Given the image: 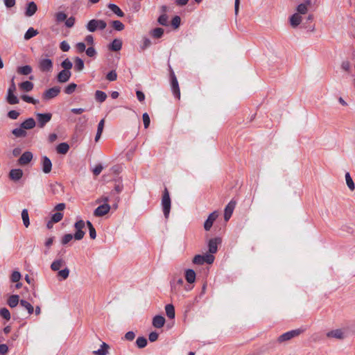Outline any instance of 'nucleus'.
<instances>
[{
  "mask_svg": "<svg viewBox=\"0 0 355 355\" xmlns=\"http://www.w3.org/2000/svg\"><path fill=\"white\" fill-rule=\"evenodd\" d=\"M60 49L64 52L68 51L70 49L69 44L66 41H62L60 43Z\"/></svg>",
  "mask_w": 355,
  "mask_h": 355,
  "instance_id": "e2e57ef3",
  "label": "nucleus"
},
{
  "mask_svg": "<svg viewBox=\"0 0 355 355\" xmlns=\"http://www.w3.org/2000/svg\"><path fill=\"white\" fill-rule=\"evenodd\" d=\"M164 34V29L162 28H156L153 30L152 35L155 38H160Z\"/></svg>",
  "mask_w": 355,
  "mask_h": 355,
  "instance_id": "de8ad7c7",
  "label": "nucleus"
},
{
  "mask_svg": "<svg viewBox=\"0 0 355 355\" xmlns=\"http://www.w3.org/2000/svg\"><path fill=\"white\" fill-rule=\"evenodd\" d=\"M158 22L162 26H168V16L166 14H163L158 18Z\"/></svg>",
  "mask_w": 355,
  "mask_h": 355,
  "instance_id": "603ef678",
  "label": "nucleus"
},
{
  "mask_svg": "<svg viewBox=\"0 0 355 355\" xmlns=\"http://www.w3.org/2000/svg\"><path fill=\"white\" fill-rule=\"evenodd\" d=\"M304 332V330L302 329H296L286 333L282 334L277 338V342L279 344H283L286 342L290 341L294 338L298 337L300 334Z\"/></svg>",
  "mask_w": 355,
  "mask_h": 355,
  "instance_id": "f03ea898",
  "label": "nucleus"
},
{
  "mask_svg": "<svg viewBox=\"0 0 355 355\" xmlns=\"http://www.w3.org/2000/svg\"><path fill=\"white\" fill-rule=\"evenodd\" d=\"M165 318L162 315H156L153 319V325L155 328H161L164 325Z\"/></svg>",
  "mask_w": 355,
  "mask_h": 355,
  "instance_id": "6ab92c4d",
  "label": "nucleus"
},
{
  "mask_svg": "<svg viewBox=\"0 0 355 355\" xmlns=\"http://www.w3.org/2000/svg\"><path fill=\"white\" fill-rule=\"evenodd\" d=\"M8 175L11 180L17 182L22 178L23 171L20 168L11 169Z\"/></svg>",
  "mask_w": 355,
  "mask_h": 355,
  "instance_id": "4468645a",
  "label": "nucleus"
},
{
  "mask_svg": "<svg viewBox=\"0 0 355 355\" xmlns=\"http://www.w3.org/2000/svg\"><path fill=\"white\" fill-rule=\"evenodd\" d=\"M345 180H346V184H347V187H349V189L351 191H354V189H355V185H354L353 180L351 178V176H350L349 173H347L345 174Z\"/></svg>",
  "mask_w": 355,
  "mask_h": 355,
  "instance_id": "ea45409f",
  "label": "nucleus"
},
{
  "mask_svg": "<svg viewBox=\"0 0 355 355\" xmlns=\"http://www.w3.org/2000/svg\"><path fill=\"white\" fill-rule=\"evenodd\" d=\"M85 223L84 222V220H78L75 224H74V227L76 229V233L74 234V235L73 236L72 234H65L63 237H62V243L63 245H66L67 244L69 241H71L73 239V237L76 239V240H81L84 236H85V232L83 231V229L85 228Z\"/></svg>",
  "mask_w": 355,
  "mask_h": 355,
  "instance_id": "f257e3e1",
  "label": "nucleus"
},
{
  "mask_svg": "<svg viewBox=\"0 0 355 355\" xmlns=\"http://www.w3.org/2000/svg\"><path fill=\"white\" fill-rule=\"evenodd\" d=\"M75 17H70L69 18H67V19L65 20V26L67 27V28H71L73 26L74 24H75Z\"/></svg>",
  "mask_w": 355,
  "mask_h": 355,
  "instance_id": "13d9d810",
  "label": "nucleus"
},
{
  "mask_svg": "<svg viewBox=\"0 0 355 355\" xmlns=\"http://www.w3.org/2000/svg\"><path fill=\"white\" fill-rule=\"evenodd\" d=\"M136 344L139 348H144L147 345V340L143 336L139 337L136 340Z\"/></svg>",
  "mask_w": 355,
  "mask_h": 355,
  "instance_id": "37998d69",
  "label": "nucleus"
},
{
  "mask_svg": "<svg viewBox=\"0 0 355 355\" xmlns=\"http://www.w3.org/2000/svg\"><path fill=\"white\" fill-rule=\"evenodd\" d=\"M60 92V88L59 87H53L47 89L43 94V98L45 100H49L57 96Z\"/></svg>",
  "mask_w": 355,
  "mask_h": 355,
  "instance_id": "9d476101",
  "label": "nucleus"
},
{
  "mask_svg": "<svg viewBox=\"0 0 355 355\" xmlns=\"http://www.w3.org/2000/svg\"><path fill=\"white\" fill-rule=\"evenodd\" d=\"M39 70L43 73L51 72L53 69V62L49 58H40L37 62Z\"/></svg>",
  "mask_w": 355,
  "mask_h": 355,
  "instance_id": "423d86ee",
  "label": "nucleus"
},
{
  "mask_svg": "<svg viewBox=\"0 0 355 355\" xmlns=\"http://www.w3.org/2000/svg\"><path fill=\"white\" fill-rule=\"evenodd\" d=\"M106 78L110 81H114L117 78V74L115 71H111L107 74Z\"/></svg>",
  "mask_w": 355,
  "mask_h": 355,
  "instance_id": "4d7b16f0",
  "label": "nucleus"
},
{
  "mask_svg": "<svg viewBox=\"0 0 355 355\" xmlns=\"http://www.w3.org/2000/svg\"><path fill=\"white\" fill-rule=\"evenodd\" d=\"M180 17L179 16H175L173 18L171 21V24L175 28H177L180 25Z\"/></svg>",
  "mask_w": 355,
  "mask_h": 355,
  "instance_id": "bf43d9fd",
  "label": "nucleus"
},
{
  "mask_svg": "<svg viewBox=\"0 0 355 355\" xmlns=\"http://www.w3.org/2000/svg\"><path fill=\"white\" fill-rule=\"evenodd\" d=\"M171 89L173 94L180 99V90L179 88L178 82L175 73L172 71L171 73Z\"/></svg>",
  "mask_w": 355,
  "mask_h": 355,
  "instance_id": "1a4fd4ad",
  "label": "nucleus"
},
{
  "mask_svg": "<svg viewBox=\"0 0 355 355\" xmlns=\"http://www.w3.org/2000/svg\"><path fill=\"white\" fill-rule=\"evenodd\" d=\"M218 213L216 211H214L209 214L207 219L205 220L204 223V228L206 231H209L213 225L214 222L218 218Z\"/></svg>",
  "mask_w": 355,
  "mask_h": 355,
  "instance_id": "ddd939ff",
  "label": "nucleus"
},
{
  "mask_svg": "<svg viewBox=\"0 0 355 355\" xmlns=\"http://www.w3.org/2000/svg\"><path fill=\"white\" fill-rule=\"evenodd\" d=\"M71 76V72L69 70H62L57 76V80L60 83L67 82Z\"/></svg>",
  "mask_w": 355,
  "mask_h": 355,
  "instance_id": "dca6fc26",
  "label": "nucleus"
},
{
  "mask_svg": "<svg viewBox=\"0 0 355 355\" xmlns=\"http://www.w3.org/2000/svg\"><path fill=\"white\" fill-rule=\"evenodd\" d=\"M135 337V334L130 331H128L125 334V338L127 340H133L134 338Z\"/></svg>",
  "mask_w": 355,
  "mask_h": 355,
  "instance_id": "69168bd1",
  "label": "nucleus"
},
{
  "mask_svg": "<svg viewBox=\"0 0 355 355\" xmlns=\"http://www.w3.org/2000/svg\"><path fill=\"white\" fill-rule=\"evenodd\" d=\"M69 275V270L68 268H64V269L59 270L58 273V276L61 278V279H66L68 278Z\"/></svg>",
  "mask_w": 355,
  "mask_h": 355,
  "instance_id": "a19ab883",
  "label": "nucleus"
},
{
  "mask_svg": "<svg viewBox=\"0 0 355 355\" xmlns=\"http://www.w3.org/2000/svg\"><path fill=\"white\" fill-rule=\"evenodd\" d=\"M107 26V24L102 19H92L89 21L86 25L87 29L89 32H94L97 30H104Z\"/></svg>",
  "mask_w": 355,
  "mask_h": 355,
  "instance_id": "20e7f679",
  "label": "nucleus"
},
{
  "mask_svg": "<svg viewBox=\"0 0 355 355\" xmlns=\"http://www.w3.org/2000/svg\"><path fill=\"white\" fill-rule=\"evenodd\" d=\"M69 149V146L67 143H61L56 147V150L58 153L65 155Z\"/></svg>",
  "mask_w": 355,
  "mask_h": 355,
  "instance_id": "c85d7f7f",
  "label": "nucleus"
},
{
  "mask_svg": "<svg viewBox=\"0 0 355 355\" xmlns=\"http://www.w3.org/2000/svg\"><path fill=\"white\" fill-rule=\"evenodd\" d=\"M35 125V121L33 118H28L21 123V127L24 128L25 130L33 129Z\"/></svg>",
  "mask_w": 355,
  "mask_h": 355,
  "instance_id": "aec40b11",
  "label": "nucleus"
},
{
  "mask_svg": "<svg viewBox=\"0 0 355 355\" xmlns=\"http://www.w3.org/2000/svg\"><path fill=\"white\" fill-rule=\"evenodd\" d=\"M171 206V200L169 196V192L167 188H165L162 198V207L164 217L166 219L168 218Z\"/></svg>",
  "mask_w": 355,
  "mask_h": 355,
  "instance_id": "7ed1b4c3",
  "label": "nucleus"
},
{
  "mask_svg": "<svg viewBox=\"0 0 355 355\" xmlns=\"http://www.w3.org/2000/svg\"><path fill=\"white\" fill-rule=\"evenodd\" d=\"M112 27L114 28V29H115L116 31H123L125 28V26L123 25V24L119 20L113 21L112 22Z\"/></svg>",
  "mask_w": 355,
  "mask_h": 355,
  "instance_id": "79ce46f5",
  "label": "nucleus"
},
{
  "mask_svg": "<svg viewBox=\"0 0 355 355\" xmlns=\"http://www.w3.org/2000/svg\"><path fill=\"white\" fill-rule=\"evenodd\" d=\"M185 279L187 282L191 284L196 280V272L192 269H187L185 272Z\"/></svg>",
  "mask_w": 355,
  "mask_h": 355,
  "instance_id": "393cba45",
  "label": "nucleus"
},
{
  "mask_svg": "<svg viewBox=\"0 0 355 355\" xmlns=\"http://www.w3.org/2000/svg\"><path fill=\"white\" fill-rule=\"evenodd\" d=\"M21 277V276L19 272L14 271L11 275L10 279L12 282H19Z\"/></svg>",
  "mask_w": 355,
  "mask_h": 355,
  "instance_id": "5fc2aeb1",
  "label": "nucleus"
},
{
  "mask_svg": "<svg viewBox=\"0 0 355 355\" xmlns=\"http://www.w3.org/2000/svg\"><path fill=\"white\" fill-rule=\"evenodd\" d=\"M38 32L37 30H35L33 28H29L28 31L26 32L24 35V39L26 40H28L34 36L37 35Z\"/></svg>",
  "mask_w": 355,
  "mask_h": 355,
  "instance_id": "58836bf2",
  "label": "nucleus"
},
{
  "mask_svg": "<svg viewBox=\"0 0 355 355\" xmlns=\"http://www.w3.org/2000/svg\"><path fill=\"white\" fill-rule=\"evenodd\" d=\"M326 337L329 339L342 340L347 337V333L345 329H335L327 331Z\"/></svg>",
  "mask_w": 355,
  "mask_h": 355,
  "instance_id": "39448f33",
  "label": "nucleus"
},
{
  "mask_svg": "<svg viewBox=\"0 0 355 355\" xmlns=\"http://www.w3.org/2000/svg\"><path fill=\"white\" fill-rule=\"evenodd\" d=\"M297 13L300 15H304L306 14L307 12H308V8H307V5L306 4H304V3H300V5H298V6L297 7Z\"/></svg>",
  "mask_w": 355,
  "mask_h": 355,
  "instance_id": "49530a36",
  "label": "nucleus"
},
{
  "mask_svg": "<svg viewBox=\"0 0 355 355\" xmlns=\"http://www.w3.org/2000/svg\"><path fill=\"white\" fill-rule=\"evenodd\" d=\"M109 348V345L105 343H103L101 349L94 351V354L96 355H106L107 354V349Z\"/></svg>",
  "mask_w": 355,
  "mask_h": 355,
  "instance_id": "c9c22d12",
  "label": "nucleus"
},
{
  "mask_svg": "<svg viewBox=\"0 0 355 355\" xmlns=\"http://www.w3.org/2000/svg\"><path fill=\"white\" fill-rule=\"evenodd\" d=\"M37 10V5L33 1L30 2L28 3L26 8V15L28 17H31L36 12Z\"/></svg>",
  "mask_w": 355,
  "mask_h": 355,
  "instance_id": "4be33fe9",
  "label": "nucleus"
},
{
  "mask_svg": "<svg viewBox=\"0 0 355 355\" xmlns=\"http://www.w3.org/2000/svg\"><path fill=\"white\" fill-rule=\"evenodd\" d=\"M66 263L62 259H58L53 261L51 265V269L53 271H58L60 268L65 266Z\"/></svg>",
  "mask_w": 355,
  "mask_h": 355,
  "instance_id": "412c9836",
  "label": "nucleus"
},
{
  "mask_svg": "<svg viewBox=\"0 0 355 355\" xmlns=\"http://www.w3.org/2000/svg\"><path fill=\"white\" fill-rule=\"evenodd\" d=\"M42 171L44 173H49L52 168V163L49 157L44 156L42 159Z\"/></svg>",
  "mask_w": 355,
  "mask_h": 355,
  "instance_id": "f3484780",
  "label": "nucleus"
},
{
  "mask_svg": "<svg viewBox=\"0 0 355 355\" xmlns=\"http://www.w3.org/2000/svg\"><path fill=\"white\" fill-rule=\"evenodd\" d=\"M148 338L150 342H155L158 338V334L155 331H153L150 333Z\"/></svg>",
  "mask_w": 355,
  "mask_h": 355,
  "instance_id": "338daca9",
  "label": "nucleus"
},
{
  "mask_svg": "<svg viewBox=\"0 0 355 355\" xmlns=\"http://www.w3.org/2000/svg\"><path fill=\"white\" fill-rule=\"evenodd\" d=\"M142 119L144 121V128H148L149 127L150 122V117L148 113H144L142 115Z\"/></svg>",
  "mask_w": 355,
  "mask_h": 355,
  "instance_id": "6e6d98bb",
  "label": "nucleus"
},
{
  "mask_svg": "<svg viewBox=\"0 0 355 355\" xmlns=\"http://www.w3.org/2000/svg\"><path fill=\"white\" fill-rule=\"evenodd\" d=\"M19 87L24 92H30L33 89V83L26 80L20 83Z\"/></svg>",
  "mask_w": 355,
  "mask_h": 355,
  "instance_id": "72a5a7b5",
  "label": "nucleus"
},
{
  "mask_svg": "<svg viewBox=\"0 0 355 355\" xmlns=\"http://www.w3.org/2000/svg\"><path fill=\"white\" fill-rule=\"evenodd\" d=\"M33 71V69L30 65H25L22 67H19L17 69V72L18 74L27 76L31 73Z\"/></svg>",
  "mask_w": 355,
  "mask_h": 355,
  "instance_id": "5701e85b",
  "label": "nucleus"
},
{
  "mask_svg": "<svg viewBox=\"0 0 355 355\" xmlns=\"http://www.w3.org/2000/svg\"><path fill=\"white\" fill-rule=\"evenodd\" d=\"M33 157V153L30 151L24 152L18 159L19 164L24 166L28 164Z\"/></svg>",
  "mask_w": 355,
  "mask_h": 355,
  "instance_id": "f8f14e48",
  "label": "nucleus"
},
{
  "mask_svg": "<svg viewBox=\"0 0 355 355\" xmlns=\"http://www.w3.org/2000/svg\"><path fill=\"white\" fill-rule=\"evenodd\" d=\"M341 69L345 71H349L351 70V63L349 60H344L341 63Z\"/></svg>",
  "mask_w": 355,
  "mask_h": 355,
  "instance_id": "864d4df0",
  "label": "nucleus"
},
{
  "mask_svg": "<svg viewBox=\"0 0 355 355\" xmlns=\"http://www.w3.org/2000/svg\"><path fill=\"white\" fill-rule=\"evenodd\" d=\"M214 261V255L211 254H205L204 255H196L193 259V263L195 264L201 265L204 263L211 264Z\"/></svg>",
  "mask_w": 355,
  "mask_h": 355,
  "instance_id": "0eeeda50",
  "label": "nucleus"
},
{
  "mask_svg": "<svg viewBox=\"0 0 355 355\" xmlns=\"http://www.w3.org/2000/svg\"><path fill=\"white\" fill-rule=\"evenodd\" d=\"M110 210V206L105 203L98 206L94 211V215L97 217H101L107 214Z\"/></svg>",
  "mask_w": 355,
  "mask_h": 355,
  "instance_id": "9b49d317",
  "label": "nucleus"
},
{
  "mask_svg": "<svg viewBox=\"0 0 355 355\" xmlns=\"http://www.w3.org/2000/svg\"><path fill=\"white\" fill-rule=\"evenodd\" d=\"M19 116V113L16 110H11L8 113V116L11 119H17Z\"/></svg>",
  "mask_w": 355,
  "mask_h": 355,
  "instance_id": "052dcab7",
  "label": "nucleus"
},
{
  "mask_svg": "<svg viewBox=\"0 0 355 355\" xmlns=\"http://www.w3.org/2000/svg\"><path fill=\"white\" fill-rule=\"evenodd\" d=\"M107 98V94L102 91L97 90L95 93V99L100 102L103 103L104 102Z\"/></svg>",
  "mask_w": 355,
  "mask_h": 355,
  "instance_id": "e433bc0d",
  "label": "nucleus"
},
{
  "mask_svg": "<svg viewBox=\"0 0 355 355\" xmlns=\"http://www.w3.org/2000/svg\"><path fill=\"white\" fill-rule=\"evenodd\" d=\"M19 303L20 304V300L18 295H12L8 300V304L11 308L16 307Z\"/></svg>",
  "mask_w": 355,
  "mask_h": 355,
  "instance_id": "b1692460",
  "label": "nucleus"
},
{
  "mask_svg": "<svg viewBox=\"0 0 355 355\" xmlns=\"http://www.w3.org/2000/svg\"><path fill=\"white\" fill-rule=\"evenodd\" d=\"M165 311L166 315L171 318L173 319L175 318V308L174 306L171 304H167L165 306Z\"/></svg>",
  "mask_w": 355,
  "mask_h": 355,
  "instance_id": "2f4dec72",
  "label": "nucleus"
},
{
  "mask_svg": "<svg viewBox=\"0 0 355 355\" xmlns=\"http://www.w3.org/2000/svg\"><path fill=\"white\" fill-rule=\"evenodd\" d=\"M63 218V214L60 212H56L52 215L51 220L53 223H58L60 222Z\"/></svg>",
  "mask_w": 355,
  "mask_h": 355,
  "instance_id": "3c124183",
  "label": "nucleus"
},
{
  "mask_svg": "<svg viewBox=\"0 0 355 355\" xmlns=\"http://www.w3.org/2000/svg\"><path fill=\"white\" fill-rule=\"evenodd\" d=\"M20 306L24 308L28 311L29 315L32 314L34 311L33 306L28 302L24 300H20Z\"/></svg>",
  "mask_w": 355,
  "mask_h": 355,
  "instance_id": "473e14b6",
  "label": "nucleus"
},
{
  "mask_svg": "<svg viewBox=\"0 0 355 355\" xmlns=\"http://www.w3.org/2000/svg\"><path fill=\"white\" fill-rule=\"evenodd\" d=\"M74 69L77 71H81L84 69V62L81 58L78 57L75 58Z\"/></svg>",
  "mask_w": 355,
  "mask_h": 355,
  "instance_id": "f704fd0d",
  "label": "nucleus"
},
{
  "mask_svg": "<svg viewBox=\"0 0 355 355\" xmlns=\"http://www.w3.org/2000/svg\"><path fill=\"white\" fill-rule=\"evenodd\" d=\"M235 206H236V202L234 201V200H231L228 205L226 206L225 209V214H224V218H225V221H227L232 213H233V211L235 208Z\"/></svg>",
  "mask_w": 355,
  "mask_h": 355,
  "instance_id": "2eb2a0df",
  "label": "nucleus"
},
{
  "mask_svg": "<svg viewBox=\"0 0 355 355\" xmlns=\"http://www.w3.org/2000/svg\"><path fill=\"white\" fill-rule=\"evenodd\" d=\"M0 315L6 320H9L10 319V311L6 308H1L0 309Z\"/></svg>",
  "mask_w": 355,
  "mask_h": 355,
  "instance_id": "09e8293b",
  "label": "nucleus"
},
{
  "mask_svg": "<svg viewBox=\"0 0 355 355\" xmlns=\"http://www.w3.org/2000/svg\"><path fill=\"white\" fill-rule=\"evenodd\" d=\"M302 21V17L298 13L293 14L290 18V22L293 27L297 26Z\"/></svg>",
  "mask_w": 355,
  "mask_h": 355,
  "instance_id": "a878e982",
  "label": "nucleus"
},
{
  "mask_svg": "<svg viewBox=\"0 0 355 355\" xmlns=\"http://www.w3.org/2000/svg\"><path fill=\"white\" fill-rule=\"evenodd\" d=\"M21 218H22L23 223H24V226L26 227H28L30 225V221H29L28 210L26 209H24L22 210Z\"/></svg>",
  "mask_w": 355,
  "mask_h": 355,
  "instance_id": "4c0bfd02",
  "label": "nucleus"
},
{
  "mask_svg": "<svg viewBox=\"0 0 355 355\" xmlns=\"http://www.w3.org/2000/svg\"><path fill=\"white\" fill-rule=\"evenodd\" d=\"M12 135H14L16 137H24L26 136V132L20 125L19 128H17L12 130Z\"/></svg>",
  "mask_w": 355,
  "mask_h": 355,
  "instance_id": "c756f323",
  "label": "nucleus"
},
{
  "mask_svg": "<svg viewBox=\"0 0 355 355\" xmlns=\"http://www.w3.org/2000/svg\"><path fill=\"white\" fill-rule=\"evenodd\" d=\"M15 91H16V85H15V81H14V78H12L11 79L10 85L8 87L7 92L15 93Z\"/></svg>",
  "mask_w": 355,
  "mask_h": 355,
  "instance_id": "0e129e2a",
  "label": "nucleus"
},
{
  "mask_svg": "<svg viewBox=\"0 0 355 355\" xmlns=\"http://www.w3.org/2000/svg\"><path fill=\"white\" fill-rule=\"evenodd\" d=\"M6 101L10 105L17 104L19 98L15 95V93L7 92Z\"/></svg>",
  "mask_w": 355,
  "mask_h": 355,
  "instance_id": "7c9ffc66",
  "label": "nucleus"
},
{
  "mask_svg": "<svg viewBox=\"0 0 355 355\" xmlns=\"http://www.w3.org/2000/svg\"><path fill=\"white\" fill-rule=\"evenodd\" d=\"M86 51V54L89 56V57H94L96 54V51L95 50V49L94 47H89L87 48V49L85 50Z\"/></svg>",
  "mask_w": 355,
  "mask_h": 355,
  "instance_id": "680f3d73",
  "label": "nucleus"
},
{
  "mask_svg": "<svg viewBox=\"0 0 355 355\" xmlns=\"http://www.w3.org/2000/svg\"><path fill=\"white\" fill-rule=\"evenodd\" d=\"M61 67L64 69L63 70L70 71V69L73 67V64L68 58H67L64 61L62 62Z\"/></svg>",
  "mask_w": 355,
  "mask_h": 355,
  "instance_id": "a18cd8bd",
  "label": "nucleus"
},
{
  "mask_svg": "<svg viewBox=\"0 0 355 355\" xmlns=\"http://www.w3.org/2000/svg\"><path fill=\"white\" fill-rule=\"evenodd\" d=\"M122 47V41L119 39H114L110 46V49L114 51L121 50Z\"/></svg>",
  "mask_w": 355,
  "mask_h": 355,
  "instance_id": "bb28decb",
  "label": "nucleus"
},
{
  "mask_svg": "<svg viewBox=\"0 0 355 355\" xmlns=\"http://www.w3.org/2000/svg\"><path fill=\"white\" fill-rule=\"evenodd\" d=\"M108 8L118 17H122L124 16V12L120 9V8L118 6L114 3H110L108 5Z\"/></svg>",
  "mask_w": 355,
  "mask_h": 355,
  "instance_id": "cd10ccee",
  "label": "nucleus"
},
{
  "mask_svg": "<svg viewBox=\"0 0 355 355\" xmlns=\"http://www.w3.org/2000/svg\"><path fill=\"white\" fill-rule=\"evenodd\" d=\"M220 242V239L218 238L211 239L209 241L208 247H209V254H214L218 250L217 244Z\"/></svg>",
  "mask_w": 355,
  "mask_h": 355,
  "instance_id": "a211bd4d",
  "label": "nucleus"
},
{
  "mask_svg": "<svg viewBox=\"0 0 355 355\" xmlns=\"http://www.w3.org/2000/svg\"><path fill=\"white\" fill-rule=\"evenodd\" d=\"M36 117L37 120L38 126L40 128H42L47 123H49L51 121L52 118V114L51 113H36Z\"/></svg>",
  "mask_w": 355,
  "mask_h": 355,
  "instance_id": "6e6552de",
  "label": "nucleus"
},
{
  "mask_svg": "<svg viewBox=\"0 0 355 355\" xmlns=\"http://www.w3.org/2000/svg\"><path fill=\"white\" fill-rule=\"evenodd\" d=\"M55 20L57 21V22L60 23V22H62V21H65V20L67 19V15L63 12H58L55 14Z\"/></svg>",
  "mask_w": 355,
  "mask_h": 355,
  "instance_id": "c03bdc74",
  "label": "nucleus"
},
{
  "mask_svg": "<svg viewBox=\"0 0 355 355\" xmlns=\"http://www.w3.org/2000/svg\"><path fill=\"white\" fill-rule=\"evenodd\" d=\"M8 351V347L6 344L0 345V354L1 355L6 354Z\"/></svg>",
  "mask_w": 355,
  "mask_h": 355,
  "instance_id": "774afa93",
  "label": "nucleus"
},
{
  "mask_svg": "<svg viewBox=\"0 0 355 355\" xmlns=\"http://www.w3.org/2000/svg\"><path fill=\"white\" fill-rule=\"evenodd\" d=\"M77 87V85L75 84V83H70L69 85H68L65 89H64V92L67 94H71L73 92H74V91L76 90Z\"/></svg>",
  "mask_w": 355,
  "mask_h": 355,
  "instance_id": "8fccbe9b",
  "label": "nucleus"
}]
</instances>
